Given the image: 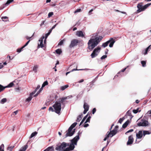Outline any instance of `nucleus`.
<instances>
[{
  "label": "nucleus",
  "instance_id": "1",
  "mask_svg": "<svg viewBox=\"0 0 151 151\" xmlns=\"http://www.w3.org/2000/svg\"><path fill=\"white\" fill-rule=\"evenodd\" d=\"M102 38L101 36L96 37V34H93L88 43V49L90 50H92L98 45Z\"/></svg>",
  "mask_w": 151,
  "mask_h": 151
},
{
  "label": "nucleus",
  "instance_id": "2",
  "mask_svg": "<svg viewBox=\"0 0 151 151\" xmlns=\"http://www.w3.org/2000/svg\"><path fill=\"white\" fill-rule=\"evenodd\" d=\"M79 139V132L78 135L70 140L71 142L69 147L66 148L63 151H70L73 150L75 147V145H77V142Z\"/></svg>",
  "mask_w": 151,
  "mask_h": 151
},
{
  "label": "nucleus",
  "instance_id": "3",
  "mask_svg": "<svg viewBox=\"0 0 151 151\" xmlns=\"http://www.w3.org/2000/svg\"><path fill=\"white\" fill-rule=\"evenodd\" d=\"M55 112L56 113L59 114L61 109V104L60 102H56L53 106Z\"/></svg>",
  "mask_w": 151,
  "mask_h": 151
},
{
  "label": "nucleus",
  "instance_id": "4",
  "mask_svg": "<svg viewBox=\"0 0 151 151\" xmlns=\"http://www.w3.org/2000/svg\"><path fill=\"white\" fill-rule=\"evenodd\" d=\"M45 38L44 36H42L39 40V42L38 43V47L42 48L45 47L46 45V40L44 39V42L43 43V40Z\"/></svg>",
  "mask_w": 151,
  "mask_h": 151
},
{
  "label": "nucleus",
  "instance_id": "5",
  "mask_svg": "<svg viewBox=\"0 0 151 151\" xmlns=\"http://www.w3.org/2000/svg\"><path fill=\"white\" fill-rule=\"evenodd\" d=\"M69 145L70 144H69V143L63 142L60 145L56 147L55 149L56 150L59 151H63L66 147L68 146H69Z\"/></svg>",
  "mask_w": 151,
  "mask_h": 151
},
{
  "label": "nucleus",
  "instance_id": "6",
  "mask_svg": "<svg viewBox=\"0 0 151 151\" xmlns=\"http://www.w3.org/2000/svg\"><path fill=\"white\" fill-rule=\"evenodd\" d=\"M115 42V41L114 40L113 38H111L109 40L103 43L102 45V46L104 47H105L108 45V44L109 43H110L109 45V47H113Z\"/></svg>",
  "mask_w": 151,
  "mask_h": 151
},
{
  "label": "nucleus",
  "instance_id": "7",
  "mask_svg": "<svg viewBox=\"0 0 151 151\" xmlns=\"http://www.w3.org/2000/svg\"><path fill=\"white\" fill-rule=\"evenodd\" d=\"M101 47H99L95 48L91 55V58H93L96 56L99 53Z\"/></svg>",
  "mask_w": 151,
  "mask_h": 151
},
{
  "label": "nucleus",
  "instance_id": "8",
  "mask_svg": "<svg viewBox=\"0 0 151 151\" xmlns=\"http://www.w3.org/2000/svg\"><path fill=\"white\" fill-rule=\"evenodd\" d=\"M75 132V129H72L69 128L68 130L67 131L65 132V137L71 136L74 134Z\"/></svg>",
  "mask_w": 151,
  "mask_h": 151
},
{
  "label": "nucleus",
  "instance_id": "9",
  "mask_svg": "<svg viewBox=\"0 0 151 151\" xmlns=\"http://www.w3.org/2000/svg\"><path fill=\"white\" fill-rule=\"evenodd\" d=\"M137 125L139 126L146 127L149 125V123L147 120H142L141 121L137 124Z\"/></svg>",
  "mask_w": 151,
  "mask_h": 151
},
{
  "label": "nucleus",
  "instance_id": "10",
  "mask_svg": "<svg viewBox=\"0 0 151 151\" xmlns=\"http://www.w3.org/2000/svg\"><path fill=\"white\" fill-rule=\"evenodd\" d=\"M79 42V41L77 39H73L71 42V43L69 45V47L70 48H72L77 45Z\"/></svg>",
  "mask_w": 151,
  "mask_h": 151
},
{
  "label": "nucleus",
  "instance_id": "11",
  "mask_svg": "<svg viewBox=\"0 0 151 151\" xmlns=\"http://www.w3.org/2000/svg\"><path fill=\"white\" fill-rule=\"evenodd\" d=\"M117 132V131L116 129H113L108 134V137H112L115 135Z\"/></svg>",
  "mask_w": 151,
  "mask_h": 151
},
{
  "label": "nucleus",
  "instance_id": "12",
  "mask_svg": "<svg viewBox=\"0 0 151 151\" xmlns=\"http://www.w3.org/2000/svg\"><path fill=\"white\" fill-rule=\"evenodd\" d=\"M36 91L30 93L29 96L26 99V102H29L32 100L33 97L32 96L35 93Z\"/></svg>",
  "mask_w": 151,
  "mask_h": 151
},
{
  "label": "nucleus",
  "instance_id": "13",
  "mask_svg": "<svg viewBox=\"0 0 151 151\" xmlns=\"http://www.w3.org/2000/svg\"><path fill=\"white\" fill-rule=\"evenodd\" d=\"M133 141V138L132 135H130L129 137V139L127 143V145H130L131 144Z\"/></svg>",
  "mask_w": 151,
  "mask_h": 151
},
{
  "label": "nucleus",
  "instance_id": "14",
  "mask_svg": "<svg viewBox=\"0 0 151 151\" xmlns=\"http://www.w3.org/2000/svg\"><path fill=\"white\" fill-rule=\"evenodd\" d=\"M76 35L79 37H83L84 35L83 32L81 31H78L76 32Z\"/></svg>",
  "mask_w": 151,
  "mask_h": 151
},
{
  "label": "nucleus",
  "instance_id": "15",
  "mask_svg": "<svg viewBox=\"0 0 151 151\" xmlns=\"http://www.w3.org/2000/svg\"><path fill=\"white\" fill-rule=\"evenodd\" d=\"M142 131H140L138 133L136 134V137L137 139H140L142 136Z\"/></svg>",
  "mask_w": 151,
  "mask_h": 151
},
{
  "label": "nucleus",
  "instance_id": "16",
  "mask_svg": "<svg viewBox=\"0 0 151 151\" xmlns=\"http://www.w3.org/2000/svg\"><path fill=\"white\" fill-rule=\"evenodd\" d=\"M137 7L138 8V9L137 11L138 12L143 11V6H142V4H138L137 5Z\"/></svg>",
  "mask_w": 151,
  "mask_h": 151
},
{
  "label": "nucleus",
  "instance_id": "17",
  "mask_svg": "<svg viewBox=\"0 0 151 151\" xmlns=\"http://www.w3.org/2000/svg\"><path fill=\"white\" fill-rule=\"evenodd\" d=\"M38 67V66L37 65H34L32 68V70L35 73H36L37 72V70Z\"/></svg>",
  "mask_w": 151,
  "mask_h": 151
},
{
  "label": "nucleus",
  "instance_id": "18",
  "mask_svg": "<svg viewBox=\"0 0 151 151\" xmlns=\"http://www.w3.org/2000/svg\"><path fill=\"white\" fill-rule=\"evenodd\" d=\"M83 108L84 109L88 111L89 108V106L87 103H84L83 105Z\"/></svg>",
  "mask_w": 151,
  "mask_h": 151
},
{
  "label": "nucleus",
  "instance_id": "19",
  "mask_svg": "<svg viewBox=\"0 0 151 151\" xmlns=\"http://www.w3.org/2000/svg\"><path fill=\"white\" fill-rule=\"evenodd\" d=\"M28 147V146L26 145L22 148L19 151H25Z\"/></svg>",
  "mask_w": 151,
  "mask_h": 151
},
{
  "label": "nucleus",
  "instance_id": "20",
  "mask_svg": "<svg viewBox=\"0 0 151 151\" xmlns=\"http://www.w3.org/2000/svg\"><path fill=\"white\" fill-rule=\"evenodd\" d=\"M151 4V3L148 4H146L144 6H143V11H144L145 9H146L147 7L150 6Z\"/></svg>",
  "mask_w": 151,
  "mask_h": 151
},
{
  "label": "nucleus",
  "instance_id": "21",
  "mask_svg": "<svg viewBox=\"0 0 151 151\" xmlns=\"http://www.w3.org/2000/svg\"><path fill=\"white\" fill-rule=\"evenodd\" d=\"M151 132L148 131H144L143 132V135L145 136L146 134H149Z\"/></svg>",
  "mask_w": 151,
  "mask_h": 151
},
{
  "label": "nucleus",
  "instance_id": "22",
  "mask_svg": "<svg viewBox=\"0 0 151 151\" xmlns=\"http://www.w3.org/2000/svg\"><path fill=\"white\" fill-rule=\"evenodd\" d=\"M51 32H52V29H50L49 30L48 32L47 33L45 34V39H46H46H47V37L49 35H50V33H51Z\"/></svg>",
  "mask_w": 151,
  "mask_h": 151
},
{
  "label": "nucleus",
  "instance_id": "23",
  "mask_svg": "<svg viewBox=\"0 0 151 151\" xmlns=\"http://www.w3.org/2000/svg\"><path fill=\"white\" fill-rule=\"evenodd\" d=\"M68 87V85H65V86L61 87L60 89L62 91H64L66 88H67Z\"/></svg>",
  "mask_w": 151,
  "mask_h": 151
},
{
  "label": "nucleus",
  "instance_id": "24",
  "mask_svg": "<svg viewBox=\"0 0 151 151\" xmlns=\"http://www.w3.org/2000/svg\"><path fill=\"white\" fill-rule=\"evenodd\" d=\"M82 116V114L80 115L77 117L76 121L78 122H79L80 121L81 119Z\"/></svg>",
  "mask_w": 151,
  "mask_h": 151
},
{
  "label": "nucleus",
  "instance_id": "25",
  "mask_svg": "<svg viewBox=\"0 0 151 151\" xmlns=\"http://www.w3.org/2000/svg\"><path fill=\"white\" fill-rule=\"evenodd\" d=\"M77 124V123L76 122H74L71 125L70 127L69 128L73 129V128L76 126Z\"/></svg>",
  "mask_w": 151,
  "mask_h": 151
},
{
  "label": "nucleus",
  "instance_id": "26",
  "mask_svg": "<svg viewBox=\"0 0 151 151\" xmlns=\"http://www.w3.org/2000/svg\"><path fill=\"white\" fill-rule=\"evenodd\" d=\"M141 111L140 110H139V108H138L136 109H134L133 110V112L134 114H136L138 112Z\"/></svg>",
  "mask_w": 151,
  "mask_h": 151
},
{
  "label": "nucleus",
  "instance_id": "27",
  "mask_svg": "<svg viewBox=\"0 0 151 151\" xmlns=\"http://www.w3.org/2000/svg\"><path fill=\"white\" fill-rule=\"evenodd\" d=\"M6 101V98H4L1 100L0 101V103L2 104H4Z\"/></svg>",
  "mask_w": 151,
  "mask_h": 151
},
{
  "label": "nucleus",
  "instance_id": "28",
  "mask_svg": "<svg viewBox=\"0 0 151 151\" xmlns=\"http://www.w3.org/2000/svg\"><path fill=\"white\" fill-rule=\"evenodd\" d=\"M14 85V83L13 82L10 83L7 86H6V88H10L12 87Z\"/></svg>",
  "mask_w": 151,
  "mask_h": 151
},
{
  "label": "nucleus",
  "instance_id": "29",
  "mask_svg": "<svg viewBox=\"0 0 151 151\" xmlns=\"http://www.w3.org/2000/svg\"><path fill=\"white\" fill-rule=\"evenodd\" d=\"M56 52L57 54H60L62 52L61 50L60 49H58L56 50Z\"/></svg>",
  "mask_w": 151,
  "mask_h": 151
},
{
  "label": "nucleus",
  "instance_id": "30",
  "mask_svg": "<svg viewBox=\"0 0 151 151\" xmlns=\"http://www.w3.org/2000/svg\"><path fill=\"white\" fill-rule=\"evenodd\" d=\"M1 19H2V20L4 22L7 21L8 20V17H2Z\"/></svg>",
  "mask_w": 151,
  "mask_h": 151
},
{
  "label": "nucleus",
  "instance_id": "31",
  "mask_svg": "<svg viewBox=\"0 0 151 151\" xmlns=\"http://www.w3.org/2000/svg\"><path fill=\"white\" fill-rule=\"evenodd\" d=\"M37 132H35L33 133H32L31 136H30V138H31L33 137H34V136H35L36 135H37Z\"/></svg>",
  "mask_w": 151,
  "mask_h": 151
},
{
  "label": "nucleus",
  "instance_id": "32",
  "mask_svg": "<svg viewBox=\"0 0 151 151\" xmlns=\"http://www.w3.org/2000/svg\"><path fill=\"white\" fill-rule=\"evenodd\" d=\"M4 144H2L0 146V151H4Z\"/></svg>",
  "mask_w": 151,
  "mask_h": 151
},
{
  "label": "nucleus",
  "instance_id": "33",
  "mask_svg": "<svg viewBox=\"0 0 151 151\" xmlns=\"http://www.w3.org/2000/svg\"><path fill=\"white\" fill-rule=\"evenodd\" d=\"M48 84V82L47 81H45L44 82V83H43L42 88H43L44 87H45V86L47 85Z\"/></svg>",
  "mask_w": 151,
  "mask_h": 151
},
{
  "label": "nucleus",
  "instance_id": "34",
  "mask_svg": "<svg viewBox=\"0 0 151 151\" xmlns=\"http://www.w3.org/2000/svg\"><path fill=\"white\" fill-rule=\"evenodd\" d=\"M141 63L143 67H144L146 66V62L145 61H142L141 62Z\"/></svg>",
  "mask_w": 151,
  "mask_h": 151
},
{
  "label": "nucleus",
  "instance_id": "35",
  "mask_svg": "<svg viewBox=\"0 0 151 151\" xmlns=\"http://www.w3.org/2000/svg\"><path fill=\"white\" fill-rule=\"evenodd\" d=\"M128 124L127 122H126L122 125V127L125 128L126 127Z\"/></svg>",
  "mask_w": 151,
  "mask_h": 151
},
{
  "label": "nucleus",
  "instance_id": "36",
  "mask_svg": "<svg viewBox=\"0 0 151 151\" xmlns=\"http://www.w3.org/2000/svg\"><path fill=\"white\" fill-rule=\"evenodd\" d=\"M81 70H82V69H81ZM78 70H78V69H73L71 71L66 72V75H67L68 74L70 73L71 72H73V71H74Z\"/></svg>",
  "mask_w": 151,
  "mask_h": 151
},
{
  "label": "nucleus",
  "instance_id": "37",
  "mask_svg": "<svg viewBox=\"0 0 151 151\" xmlns=\"http://www.w3.org/2000/svg\"><path fill=\"white\" fill-rule=\"evenodd\" d=\"M14 147V146L9 147L7 148V150L10 151H12Z\"/></svg>",
  "mask_w": 151,
  "mask_h": 151
},
{
  "label": "nucleus",
  "instance_id": "38",
  "mask_svg": "<svg viewBox=\"0 0 151 151\" xmlns=\"http://www.w3.org/2000/svg\"><path fill=\"white\" fill-rule=\"evenodd\" d=\"M18 112V111L17 110L15 111H14L12 114L11 115L12 116H14L15 115H16Z\"/></svg>",
  "mask_w": 151,
  "mask_h": 151
},
{
  "label": "nucleus",
  "instance_id": "39",
  "mask_svg": "<svg viewBox=\"0 0 151 151\" xmlns=\"http://www.w3.org/2000/svg\"><path fill=\"white\" fill-rule=\"evenodd\" d=\"M6 88V87H4L3 86L0 85V92H1L2 90H3L4 89Z\"/></svg>",
  "mask_w": 151,
  "mask_h": 151
},
{
  "label": "nucleus",
  "instance_id": "40",
  "mask_svg": "<svg viewBox=\"0 0 151 151\" xmlns=\"http://www.w3.org/2000/svg\"><path fill=\"white\" fill-rule=\"evenodd\" d=\"M81 9H76L75 11V12H74V13L75 14H76L78 12H81Z\"/></svg>",
  "mask_w": 151,
  "mask_h": 151
},
{
  "label": "nucleus",
  "instance_id": "41",
  "mask_svg": "<svg viewBox=\"0 0 151 151\" xmlns=\"http://www.w3.org/2000/svg\"><path fill=\"white\" fill-rule=\"evenodd\" d=\"M24 48H23V46L20 48H18L17 50V52L19 53L22 50V49Z\"/></svg>",
  "mask_w": 151,
  "mask_h": 151
},
{
  "label": "nucleus",
  "instance_id": "42",
  "mask_svg": "<svg viewBox=\"0 0 151 151\" xmlns=\"http://www.w3.org/2000/svg\"><path fill=\"white\" fill-rule=\"evenodd\" d=\"M126 68H124V69H122V70H121V71H120L118 73L117 75H116V76H117V77H118V74L119 73H120V72H124L125 70H126Z\"/></svg>",
  "mask_w": 151,
  "mask_h": 151
},
{
  "label": "nucleus",
  "instance_id": "43",
  "mask_svg": "<svg viewBox=\"0 0 151 151\" xmlns=\"http://www.w3.org/2000/svg\"><path fill=\"white\" fill-rule=\"evenodd\" d=\"M91 118V116H89L88 118L86 120L85 123H86L87 122H89L90 121V119Z\"/></svg>",
  "mask_w": 151,
  "mask_h": 151
},
{
  "label": "nucleus",
  "instance_id": "44",
  "mask_svg": "<svg viewBox=\"0 0 151 151\" xmlns=\"http://www.w3.org/2000/svg\"><path fill=\"white\" fill-rule=\"evenodd\" d=\"M13 1V0H8L7 1L6 3V4H9L11 2Z\"/></svg>",
  "mask_w": 151,
  "mask_h": 151
},
{
  "label": "nucleus",
  "instance_id": "45",
  "mask_svg": "<svg viewBox=\"0 0 151 151\" xmlns=\"http://www.w3.org/2000/svg\"><path fill=\"white\" fill-rule=\"evenodd\" d=\"M67 99H67V96L65 97L62 98L61 99V101L62 102H63L64 101V100H66Z\"/></svg>",
  "mask_w": 151,
  "mask_h": 151
},
{
  "label": "nucleus",
  "instance_id": "46",
  "mask_svg": "<svg viewBox=\"0 0 151 151\" xmlns=\"http://www.w3.org/2000/svg\"><path fill=\"white\" fill-rule=\"evenodd\" d=\"M124 117H123L122 118H120L119 119V122L121 124L122 121H123V120L124 119Z\"/></svg>",
  "mask_w": 151,
  "mask_h": 151
},
{
  "label": "nucleus",
  "instance_id": "47",
  "mask_svg": "<svg viewBox=\"0 0 151 151\" xmlns=\"http://www.w3.org/2000/svg\"><path fill=\"white\" fill-rule=\"evenodd\" d=\"M30 41V40H29L26 43L25 45L23 46V48H24L26 46H27L28 45V44L29 43Z\"/></svg>",
  "mask_w": 151,
  "mask_h": 151
},
{
  "label": "nucleus",
  "instance_id": "48",
  "mask_svg": "<svg viewBox=\"0 0 151 151\" xmlns=\"http://www.w3.org/2000/svg\"><path fill=\"white\" fill-rule=\"evenodd\" d=\"M53 14V13L52 12H50L48 14V17H50L52 16Z\"/></svg>",
  "mask_w": 151,
  "mask_h": 151
},
{
  "label": "nucleus",
  "instance_id": "49",
  "mask_svg": "<svg viewBox=\"0 0 151 151\" xmlns=\"http://www.w3.org/2000/svg\"><path fill=\"white\" fill-rule=\"evenodd\" d=\"M63 42H64V40H61L60 42L59 43L58 45H61L63 44Z\"/></svg>",
  "mask_w": 151,
  "mask_h": 151
},
{
  "label": "nucleus",
  "instance_id": "50",
  "mask_svg": "<svg viewBox=\"0 0 151 151\" xmlns=\"http://www.w3.org/2000/svg\"><path fill=\"white\" fill-rule=\"evenodd\" d=\"M107 57L106 55H104L102 56L101 58V59L102 60L103 59H104Z\"/></svg>",
  "mask_w": 151,
  "mask_h": 151
},
{
  "label": "nucleus",
  "instance_id": "51",
  "mask_svg": "<svg viewBox=\"0 0 151 151\" xmlns=\"http://www.w3.org/2000/svg\"><path fill=\"white\" fill-rule=\"evenodd\" d=\"M147 114H149L150 117L151 118V110L148 111Z\"/></svg>",
  "mask_w": 151,
  "mask_h": 151
},
{
  "label": "nucleus",
  "instance_id": "52",
  "mask_svg": "<svg viewBox=\"0 0 151 151\" xmlns=\"http://www.w3.org/2000/svg\"><path fill=\"white\" fill-rule=\"evenodd\" d=\"M133 129H131L128 131L127 132H126L125 134H126L127 133H128L130 132H133Z\"/></svg>",
  "mask_w": 151,
  "mask_h": 151
},
{
  "label": "nucleus",
  "instance_id": "53",
  "mask_svg": "<svg viewBox=\"0 0 151 151\" xmlns=\"http://www.w3.org/2000/svg\"><path fill=\"white\" fill-rule=\"evenodd\" d=\"M85 120H86V119H84V118H83V119L82 120V121L80 122L79 126L83 124V122L85 121Z\"/></svg>",
  "mask_w": 151,
  "mask_h": 151
},
{
  "label": "nucleus",
  "instance_id": "54",
  "mask_svg": "<svg viewBox=\"0 0 151 151\" xmlns=\"http://www.w3.org/2000/svg\"><path fill=\"white\" fill-rule=\"evenodd\" d=\"M49 111H55V110H54L53 109L52 107H50L49 108Z\"/></svg>",
  "mask_w": 151,
  "mask_h": 151
},
{
  "label": "nucleus",
  "instance_id": "55",
  "mask_svg": "<svg viewBox=\"0 0 151 151\" xmlns=\"http://www.w3.org/2000/svg\"><path fill=\"white\" fill-rule=\"evenodd\" d=\"M96 109L95 108H94L92 110V114H94L96 111Z\"/></svg>",
  "mask_w": 151,
  "mask_h": 151
},
{
  "label": "nucleus",
  "instance_id": "56",
  "mask_svg": "<svg viewBox=\"0 0 151 151\" xmlns=\"http://www.w3.org/2000/svg\"><path fill=\"white\" fill-rule=\"evenodd\" d=\"M33 35H34V34H33L32 35V36H31V37H28V36H27V37H26V39H27V40H29V39H31V37H32L33 36Z\"/></svg>",
  "mask_w": 151,
  "mask_h": 151
},
{
  "label": "nucleus",
  "instance_id": "57",
  "mask_svg": "<svg viewBox=\"0 0 151 151\" xmlns=\"http://www.w3.org/2000/svg\"><path fill=\"white\" fill-rule=\"evenodd\" d=\"M51 148V147H49L47 148L44 151H49V150Z\"/></svg>",
  "mask_w": 151,
  "mask_h": 151
},
{
  "label": "nucleus",
  "instance_id": "58",
  "mask_svg": "<svg viewBox=\"0 0 151 151\" xmlns=\"http://www.w3.org/2000/svg\"><path fill=\"white\" fill-rule=\"evenodd\" d=\"M16 91L17 92H19L20 90V88H16Z\"/></svg>",
  "mask_w": 151,
  "mask_h": 151
},
{
  "label": "nucleus",
  "instance_id": "59",
  "mask_svg": "<svg viewBox=\"0 0 151 151\" xmlns=\"http://www.w3.org/2000/svg\"><path fill=\"white\" fill-rule=\"evenodd\" d=\"M58 24H55V25H54L52 28L51 29H52V30L54 29V28H55V27H56V25Z\"/></svg>",
  "mask_w": 151,
  "mask_h": 151
},
{
  "label": "nucleus",
  "instance_id": "60",
  "mask_svg": "<svg viewBox=\"0 0 151 151\" xmlns=\"http://www.w3.org/2000/svg\"><path fill=\"white\" fill-rule=\"evenodd\" d=\"M107 136H108V134H107V135H106V136L104 139V141H106V139H107V138L109 137H108Z\"/></svg>",
  "mask_w": 151,
  "mask_h": 151
},
{
  "label": "nucleus",
  "instance_id": "61",
  "mask_svg": "<svg viewBox=\"0 0 151 151\" xmlns=\"http://www.w3.org/2000/svg\"><path fill=\"white\" fill-rule=\"evenodd\" d=\"M148 50H147L146 49L145 50V53H144L143 54H144V55H146V54H147V51H148Z\"/></svg>",
  "mask_w": 151,
  "mask_h": 151
},
{
  "label": "nucleus",
  "instance_id": "62",
  "mask_svg": "<svg viewBox=\"0 0 151 151\" xmlns=\"http://www.w3.org/2000/svg\"><path fill=\"white\" fill-rule=\"evenodd\" d=\"M88 125H89L88 124H86L84 125V127H88Z\"/></svg>",
  "mask_w": 151,
  "mask_h": 151
},
{
  "label": "nucleus",
  "instance_id": "63",
  "mask_svg": "<svg viewBox=\"0 0 151 151\" xmlns=\"http://www.w3.org/2000/svg\"><path fill=\"white\" fill-rule=\"evenodd\" d=\"M3 67V65L1 63H0V69L2 68Z\"/></svg>",
  "mask_w": 151,
  "mask_h": 151
},
{
  "label": "nucleus",
  "instance_id": "64",
  "mask_svg": "<svg viewBox=\"0 0 151 151\" xmlns=\"http://www.w3.org/2000/svg\"><path fill=\"white\" fill-rule=\"evenodd\" d=\"M118 127V126L116 125L115 127V128L114 129H116V131H117Z\"/></svg>",
  "mask_w": 151,
  "mask_h": 151
}]
</instances>
